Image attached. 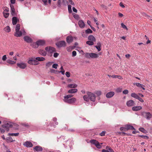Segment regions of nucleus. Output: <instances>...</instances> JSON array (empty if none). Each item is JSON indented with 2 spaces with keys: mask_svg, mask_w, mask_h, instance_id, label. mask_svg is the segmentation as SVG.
I'll use <instances>...</instances> for the list:
<instances>
[{
  "mask_svg": "<svg viewBox=\"0 0 152 152\" xmlns=\"http://www.w3.org/2000/svg\"><path fill=\"white\" fill-rule=\"evenodd\" d=\"M23 145L27 147H32L33 145L32 143L30 141H27L25 142L23 144Z\"/></svg>",
  "mask_w": 152,
  "mask_h": 152,
  "instance_id": "nucleus-9",
  "label": "nucleus"
},
{
  "mask_svg": "<svg viewBox=\"0 0 152 152\" xmlns=\"http://www.w3.org/2000/svg\"><path fill=\"white\" fill-rule=\"evenodd\" d=\"M65 75L66 76L68 77H69L70 76V73L68 72H66Z\"/></svg>",
  "mask_w": 152,
  "mask_h": 152,
  "instance_id": "nucleus-56",
  "label": "nucleus"
},
{
  "mask_svg": "<svg viewBox=\"0 0 152 152\" xmlns=\"http://www.w3.org/2000/svg\"><path fill=\"white\" fill-rule=\"evenodd\" d=\"M87 94L89 97V99H90L91 101L92 102L95 101L96 96L94 94L89 92H87Z\"/></svg>",
  "mask_w": 152,
  "mask_h": 152,
  "instance_id": "nucleus-4",
  "label": "nucleus"
},
{
  "mask_svg": "<svg viewBox=\"0 0 152 152\" xmlns=\"http://www.w3.org/2000/svg\"><path fill=\"white\" fill-rule=\"evenodd\" d=\"M67 87L70 88H75L77 87V85L75 84H71L68 85Z\"/></svg>",
  "mask_w": 152,
  "mask_h": 152,
  "instance_id": "nucleus-25",
  "label": "nucleus"
},
{
  "mask_svg": "<svg viewBox=\"0 0 152 152\" xmlns=\"http://www.w3.org/2000/svg\"><path fill=\"white\" fill-rule=\"evenodd\" d=\"M95 47L97 49L98 51H99L101 50V47L97 46H95Z\"/></svg>",
  "mask_w": 152,
  "mask_h": 152,
  "instance_id": "nucleus-63",
  "label": "nucleus"
},
{
  "mask_svg": "<svg viewBox=\"0 0 152 152\" xmlns=\"http://www.w3.org/2000/svg\"><path fill=\"white\" fill-rule=\"evenodd\" d=\"M120 129L121 131H124L126 132L129 130H134L132 131V133L133 134H136V130L135 128L129 124H127L125 125L124 126H122L120 128Z\"/></svg>",
  "mask_w": 152,
  "mask_h": 152,
  "instance_id": "nucleus-2",
  "label": "nucleus"
},
{
  "mask_svg": "<svg viewBox=\"0 0 152 152\" xmlns=\"http://www.w3.org/2000/svg\"><path fill=\"white\" fill-rule=\"evenodd\" d=\"M77 89L75 88L69 90L68 91V93L70 94H73L77 92Z\"/></svg>",
  "mask_w": 152,
  "mask_h": 152,
  "instance_id": "nucleus-26",
  "label": "nucleus"
},
{
  "mask_svg": "<svg viewBox=\"0 0 152 152\" xmlns=\"http://www.w3.org/2000/svg\"><path fill=\"white\" fill-rule=\"evenodd\" d=\"M134 103V101L131 100L128 101L126 103V105L128 107H131L133 106Z\"/></svg>",
  "mask_w": 152,
  "mask_h": 152,
  "instance_id": "nucleus-17",
  "label": "nucleus"
},
{
  "mask_svg": "<svg viewBox=\"0 0 152 152\" xmlns=\"http://www.w3.org/2000/svg\"><path fill=\"white\" fill-rule=\"evenodd\" d=\"M10 7L11 8V14L12 16H15L16 14L15 12V10L13 5L10 4Z\"/></svg>",
  "mask_w": 152,
  "mask_h": 152,
  "instance_id": "nucleus-12",
  "label": "nucleus"
},
{
  "mask_svg": "<svg viewBox=\"0 0 152 152\" xmlns=\"http://www.w3.org/2000/svg\"><path fill=\"white\" fill-rule=\"evenodd\" d=\"M70 4L73 5H75V4L72 0H68Z\"/></svg>",
  "mask_w": 152,
  "mask_h": 152,
  "instance_id": "nucleus-64",
  "label": "nucleus"
},
{
  "mask_svg": "<svg viewBox=\"0 0 152 152\" xmlns=\"http://www.w3.org/2000/svg\"><path fill=\"white\" fill-rule=\"evenodd\" d=\"M18 20L17 19L16 17H13L12 18V23L13 24V25H15L17 22Z\"/></svg>",
  "mask_w": 152,
  "mask_h": 152,
  "instance_id": "nucleus-22",
  "label": "nucleus"
},
{
  "mask_svg": "<svg viewBox=\"0 0 152 152\" xmlns=\"http://www.w3.org/2000/svg\"><path fill=\"white\" fill-rule=\"evenodd\" d=\"M99 54L96 53H86L85 54V57L87 58H96L99 56Z\"/></svg>",
  "mask_w": 152,
  "mask_h": 152,
  "instance_id": "nucleus-3",
  "label": "nucleus"
},
{
  "mask_svg": "<svg viewBox=\"0 0 152 152\" xmlns=\"http://www.w3.org/2000/svg\"><path fill=\"white\" fill-rule=\"evenodd\" d=\"M142 115L148 120L150 119L152 116V115L148 112H143L142 113Z\"/></svg>",
  "mask_w": 152,
  "mask_h": 152,
  "instance_id": "nucleus-6",
  "label": "nucleus"
},
{
  "mask_svg": "<svg viewBox=\"0 0 152 152\" xmlns=\"http://www.w3.org/2000/svg\"><path fill=\"white\" fill-rule=\"evenodd\" d=\"M61 4V1H58L57 2V6L59 7H60Z\"/></svg>",
  "mask_w": 152,
  "mask_h": 152,
  "instance_id": "nucleus-52",
  "label": "nucleus"
},
{
  "mask_svg": "<svg viewBox=\"0 0 152 152\" xmlns=\"http://www.w3.org/2000/svg\"><path fill=\"white\" fill-rule=\"evenodd\" d=\"M76 100V99L75 98H72L68 99L64 101L69 104H72Z\"/></svg>",
  "mask_w": 152,
  "mask_h": 152,
  "instance_id": "nucleus-11",
  "label": "nucleus"
},
{
  "mask_svg": "<svg viewBox=\"0 0 152 152\" xmlns=\"http://www.w3.org/2000/svg\"><path fill=\"white\" fill-rule=\"evenodd\" d=\"M98 141L95 140H92L90 141V142L91 143L94 145H96L97 142H98Z\"/></svg>",
  "mask_w": 152,
  "mask_h": 152,
  "instance_id": "nucleus-39",
  "label": "nucleus"
},
{
  "mask_svg": "<svg viewBox=\"0 0 152 152\" xmlns=\"http://www.w3.org/2000/svg\"><path fill=\"white\" fill-rule=\"evenodd\" d=\"M3 14L4 17L5 18H7L9 15V13L8 12H3Z\"/></svg>",
  "mask_w": 152,
  "mask_h": 152,
  "instance_id": "nucleus-40",
  "label": "nucleus"
},
{
  "mask_svg": "<svg viewBox=\"0 0 152 152\" xmlns=\"http://www.w3.org/2000/svg\"><path fill=\"white\" fill-rule=\"evenodd\" d=\"M121 26L122 28H124L126 29V30H128V28L126 27V26L123 23H122L121 24Z\"/></svg>",
  "mask_w": 152,
  "mask_h": 152,
  "instance_id": "nucleus-48",
  "label": "nucleus"
},
{
  "mask_svg": "<svg viewBox=\"0 0 152 152\" xmlns=\"http://www.w3.org/2000/svg\"><path fill=\"white\" fill-rule=\"evenodd\" d=\"M37 44L38 47L39 45H43L45 44V41L43 40H39L37 41Z\"/></svg>",
  "mask_w": 152,
  "mask_h": 152,
  "instance_id": "nucleus-19",
  "label": "nucleus"
},
{
  "mask_svg": "<svg viewBox=\"0 0 152 152\" xmlns=\"http://www.w3.org/2000/svg\"><path fill=\"white\" fill-rule=\"evenodd\" d=\"M106 148L107 150L109 151L110 152H115L113 149L111 148L109 146H107L106 147Z\"/></svg>",
  "mask_w": 152,
  "mask_h": 152,
  "instance_id": "nucleus-33",
  "label": "nucleus"
},
{
  "mask_svg": "<svg viewBox=\"0 0 152 152\" xmlns=\"http://www.w3.org/2000/svg\"><path fill=\"white\" fill-rule=\"evenodd\" d=\"M142 108V107L141 106H138L133 107L132 108V109L133 111H137L141 109Z\"/></svg>",
  "mask_w": 152,
  "mask_h": 152,
  "instance_id": "nucleus-20",
  "label": "nucleus"
},
{
  "mask_svg": "<svg viewBox=\"0 0 152 152\" xmlns=\"http://www.w3.org/2000/svg\"><path fill=\"white\" fill-rule=\"evenodd\" d=\"M20 29V25L19 24H17L16 26L15 31L16 32L14 34V35L16 37H20L22 36V32H20V35L18 34V31Z\"/></svg>",
  "mask_w": 152,
  "mask_h": 152,
  "instance_id": "nucleus-7",
  "label": "nucleus"
},
{
  "mask_svg": "<svg viewBox=\"0 0 152 152\" xmlns=\"http://www.w3.org/2000/svg\"><path fill=\"white\" fill-rule=\"evenodd\" d=\"M73 40V38L72 36H69L66 38V41L67 43H70L72 42Z\"/></svg>",
  "mask_w": 152,
  "mask_h": 152,
  "instance_id": "nucleus-13",
  "label": "nucleus"
},
{
  "mask_svg": "<svg viewBox=\"0 0 152 152\" xmlns=\"http://www.w3.org/2000/svg\"><path fill=\"white\" fill-rule=\"evenodd\" d=\"M83 98L85 101L86 102H88L89 101V97L87 95L84 96Z\"/></svg>",
  "mask_w": 152,
  "mask_h": 152,
  "instance_id": "nucleus-34",
  "label": "nucleus"
},
{
  "mask_svg": "<svg viewBox=\"0 0 152 152\" xmlns=\"http://www.w3.org/2000/svg\"><path fill=\"white\" fill-rule=\"evenodd\" d=\"M45 50L50 53H52L56 51L55 48L52 47H46L45 48Z\"/></svg>",
  "mask_w": 152,
  "mask_h": 152,
  "instance_id": "nucleus-8",
  "label": "nucleus"
},
{
  "mask_svg": "<svg viewBox=\"0 0 152 152\" xmlns=\"http://www.w3.org/2000/svg\"><path fill=\"white\" fill-rule=\"evenodd\" d=\"M34 150H35L37 151H42V147L39 146H36L33 148Z\"/></svg>",
  "mask_w": 152,
  "mask_h": 152,
  "instance_id": "nucleus-16",
  "label": "nucleus"
},
{
  "mask_svg": "<svg viewBox=\"0 0 152 152\" xmlns=\"http://www.w3.org/2000/svg\"><path fill=\"white\" fill-rule=\"evenodd\" d=\"M24 39V40L28 43H31L32 42V39L28 36H25Z\"/></svg>",
  "mask_w": 152,
  "mask_h": 152,
  "instance_id": "nucleus-14",
  "label": "nucleus"
},
{
  "mask_svg": "<svg viewBox=\"0 0 152 152\" xmlns=\"http://www.w3.org/2000/svg\"><path fill=\"white\" fill-rule=\"evenodd\" d=\"M19 133H9L8 134V135L9 136H18V135H19Z\"/></svg>",
  "mask_w": 152,
  "mask_h": 152,
  "instance_id": "nucleus-29",
  "label": "nucleus"
},
{
  "mask_svg": "<svg viewBox=\"0 0 152 152\" xmlns=\"http://www.w3.org/2000/svg\"><path fill=\"white\" fill-rule=\"evenodd\" d=\"M139 130L140 131V132H143V133H144L145 134H146V133H148L147 131V130H145L143 127H140V128L139 129Z\"/></svg>",
  "mask_w": 152,
  "mask_h": 152,
  "instance_id": "nucleus-28",
  "label": "nucleus"
},
{
  "mask_svg": "<svg viewBox=\"0 0 152 152\" xmlns=\"http://www.w3.org/2000/svg\"><path fill=\"white\" fill-rule=\"evenodd\" d=\"M138 136L139 137H140L142 138L146 139H149V137L147 136L140 135H138Z\"/></svg>",
  "mask_w": 152,
  "mask_h": 152,
  "instance_id": "nucleus-41",
  "label": "nucleus"
},
{
  "mask_svg": "<svg viewBox=\"0 0 152 152\" xmlns=\"http://www.w3.org/2000/svg\"><path fill=\"white\" fill-rule=\"evenodd\" d=\"M35 59L38 61H43L45 60V58L43 57H37L35 58Z\"/></svg>",
  "mask_w": 152,
  "mask_h": 152,
  "instance_id": "nucleus-30",
  "label": "nucleus"
},
{
  "mask_svg": "<svg viewBox=\"0 0 152 152\" xmlns=\"http://www.w3.org/2000/svg\"><path fill=\"white\" fill-rule=\"evenodd\" d=\"M115 93L113 91H110L107 93L106 94V96L108 98L112 97L114 95Z\"/></svg>",
  "mask_w": 152,
  "mask_h": 152,
  "instance_id": "nucleus-15",
  "label": "nucleus"
},
{
  "mask_svg": "<svg viewBox=\"0 0 152 152\" xmlns=\"http://www.w3.org/2000/svg\"><path fill=\"white\" fill-rule=\"evenodd\" d=\"M128 93V91L127 90H124L123 91V93L124 94H127Z\"/></svg>",
  "mask_w": 152,
  "mask_h": 152,
  "instance_id": "nucleus-62",
  "label": "nucleus"
},
{
  "mask_svg": "<svg viewBox=\"0 0 152 152\" xmlns=\"http://www.w3.org/2000/svg\"><path fill=\"white\" fill-rule=\"evenodd\" d=\"M86 43L89 45H93L94 44L93 42L91 41H87Z\"/></svg>",
  "mask_w": 152,
  "mask_h": 152,
  "instance_id": "nucleus-42",
  "label": "nucleus"
},
{
  "mask_svg": "<svg viewBox=\"0 0 152 152\" xmlns=\"http://www.w3.org/2000/svg\"><path fill=\"white\" fill-rule=\"evenodd\" d=\"M106 132L105 131H103L99 134V135L101 136H103L105 135Z\"/></svg>",
  "mask_w": 152,
  "mask_h": 152,
  "instance_id": "nucleus-51",
  "label": "nucleus"
},
{
  "mask_svg": "<svg viewBox=\"0 0 152 152\" xmlns=\"http://www.w3.org/2000/svg\"><path fill=\"white\" fill-rule=\"evenodd\" d=\"M88 39L89 40L93 42H95L96 41V39L92 35L89 36L88 37Z\"/></svg>",
  "mask_w": 152,
  "mask_h": 152,
  "instance_id": "nucleus-21",
  "label": "nucleus"
},
{
  "mask_svg": "<svg viewBox=\"0 0 152 152\" xmlns=\"http://www.w3.org/2000/svg\"><path fill=\"white\" fill-rule=\"evenodd\" d=\"M32 63L33 65H37L39 63L37 60H36L34 58V59H33V63Z\"/></svg>",
  "mask_w": 152,
  "mask_h": 152,
  "instance_id": "nucleus-37",
  "label": "nucleus"
},
{
  "mask_svg": "<svg viewBox=\"0 0 152 152\" xmlns=\"http://www.w3.org/2000/svg\"><path fill=\"white\" fill-rule=\"evenodd\" d=\"M85 32L87 34H90L92 33V31L90 28H88L86 30Z\"/></svg>",
  "mask_w": 152,
  "mask_h": 152,
  "instance_id": "nucleus-45",
  "label": "nucleus"
},
{
  "mask_svg": "<svg viewBox=\"0 0 152 152\" xmlns=\"http://www.w3.org/2000/svg\"><path fill=\"white\" fill-rule=\"evenodd\" d=\"M33 59L32 58L31 59L29 60L28 61V62L29 64L33 65L32 63H33Z\"/></svg>",
  "mask_w": 152,
  "mask_h": 152,
  "instance_id": "nucleus-47",
  "label": "nucleus"
},
{
  "mask_svg": "<svg viewBox=\"0 0 152 152\" xmlns=\"http://www.w3.org/2000/svg\"><path fill=\"white\" fill-rule=\"evenodd\" d=\"M73 96L72 94H69L65 96L64 97V100L65 101L66 100H67L69 99L70 98L72 97Z\"/></svg>",
  "mask_w": 152,
  "mask_h": 152,
  "instance_id": "nucleus-27",
  "label": "nucleus"
},
{
  "mask_svg": "<svg viewBox=\"0 0 152 152\" xmlns=\"http://www.w3.org/2000/svg\"><path fill=\"white\" fill-rule=\"evenodd\" d=\"M4 10L3 12H8L9 11V9L7 7H4L3 8Z\"/></svg>",
  "mask_w": 152,
  "mask_h": 152,
  "instance_id": "nucleus-44",
  "label": "nucleus"
},
{
  "mask_svg": "<svg viewBox=\"0 0 152 152\" xmlns=\"http://www.w3.org/2000/svg\"><path fill=\"white\" fill-rule=\"evenodd\" d=\"M122 134H123L124 135H126L127 136H132V134H130L126 133L125 132H122Z\"/></svg>",
  "mask_w": 152,
  "mask_h": 152,
  "instance_id": "nucleus-60",
  "label": "nucleus"
},
{
  "mask_svg": "<svg viewBox=\"0 0 152 152\" xmlns=\"http://www.w3.org/2000/svg\"><path fill=\"white\" fill-rule=\"evenodd\" d=\"M112 77L114 78H118L120 79H122L123 78L122 77L119 75H112Z\"/></svg>",
  "mask_w": 152,
  "mask_h": 152,
  "instance_id": "nucleus-36",
  "label": "nucleus"
},
{
  "mask_svg": "<svg viewBox=\"0 0 152 152\" xmlns=\"http://www.w3.org/2000/svg\"><path fill=\"white\" fill-rule=\"evenodd\" d=\"M4 30L7 32H9L10 31V27L9 26H7L4 28Z\"/></svg>",
  "mask_w": 152,
  "mask_h": 152,
  "instance_id": "nucleus-38",
  "label": "nucleus"
},
{
  "mask_svg": "<svg viewBox=\"0 0 152 152\" xmlns=\"http://www.w3.org/2000/svg\"><path fill=\"white\" fill-rule=\"evenodd\" d=\"M21 124L23 126L26 127L27 128H28L30 126L28 125V124Z\"/></svg>",
  "mask_w": 152,
  "mask_h": 152,
  "instance_id": "nucleus-58",
  "label": "nucleus"
},
{
  "mask_svg": "<svg viewBox=\"0 0 152 152\" xmlns=\"http://www.w3.org/2000/svg\"><path fill=\"white\" fill-rule=\"evenodd\" d=\"M31 45L34 48H37L38 47V44H37V41L36 42H33Z\"/></svg>",
  "mask_w": 152,
  "mask_h": 152,
  "instance_id": "nucleus-31",
  "label": "nucleus"
},
{
  "mask_svg": "<svg viewBox=\"0 0 152 152\" xmlns=\"http://www.w3.org/2000/svg\"><path fill=\"white\" fill-rule=\"evenodd\" d=\"M53 63V62H48L46 64V66H48V67H49Z\"/></svg>",
  "mask_w": 152,
  "mask_h": 152,
  "instance_id": "nucleus-55",
  "label": "nucleus"
},
{
  "mask_svg": "<svg viewBox=\"0 0 152 152\" xmlns=\"http://www.w3.org/2000/svg\"><path fill=\"white\" fill-rule=\"evenodd\" d=\"M58 65L56 64H54L52 65V67L53 68L56 69L57 68Z\"/></svg>",
  "mask_w": 152,
  "mask_h": 152,
  "instance_id": "nucleus-50",
  "label": "nucleus"
},
{
  "mask_svg": "<svg viewBox=\"0 0 152 152\" xmlns=\"http://www.w3.org/2000/svg\"><path fill=\"white\" fill-rule=\"evenodd\" d=\"M39 53L40 55L44 56H45L47 54L46 52L42 50H39Z\"/></svg>",
  "mask_w": 152,
  "mask_h": 152,
  "instance_id": "nucleus-24",
  "label": "nucleus"
},
{
  "mask_svg": "<svg viewBox=\"0 0 152 152\" xmlns=\"http://www.w3.org/2000/svg\"><path fill=\"white\" fill-rule=\"evenodd\" d=\"M101 92L100 91H98L96 92V94L98 95V96H100L101 94Z\"/></svg>",
  "mask_w": 152,
  "mask_h": 152,
  "instance_id": "nucleus-61",
  "label": "nucleus"
},
{
  "mask_svg": "<svg viewBox=\"0 0 152 152\" xmlns=\"http://www.w3.org/2000/svg\"><path fill=\"white\" fill-rule=\"evenodd\" d=\"M116 91L118 93L121 92L122 91V89L120 88H118L116 89Z\"/></svg>",
  "mask_w": 152,
  "mask_h": 152,
  "instance_id": "nucleus-49",
  "label": "nucleus"
},
{
  "mask_svg": "<svg viewBox=\"0 0 152 152\" xmlns=\"http://www.w3.org/2000/svg\"><path fill=\"white\" fill-rule=\"evenodd\" d=\"M131 96L137 99L139 96L135 93H132L131 94Z\"/></svg>",
  "mask_w": 152,
  "mask_h": 152,
  "instance_id": "nucleus-35",
  "label": "nucleus"
},
{
  "mask_svg": "<svg viewBox=\"0 0 152 152\" xmlns=\"http://www.w3.org/2000/svg\"><path fill=\"white\" fill-rule=\"evenodd\" d=\"M7 63L11 64H13L16 63V62L12 61L10 59H8L7 61Z\"/></svg>",
  "mask_w": 152,
  "mask_h": 152,
  "instance_id": "nucleus-32",
  "label": "nucleus"
},
{
  "mask_svg": "<svg viewBox=\"0 0 152 152\" xmlns=\"http://www.w3.org/2000/svg\"><path fill=\"white\" fill-rule=\"evenodd\" d=\"M137 99H138L139 101H140L141 102H144L143 100L139 96L137 98Z\"/></svg>",
  "mask_w": 152,
  "mask_h": 152,
  "instance_id": "nucleus-59",
  "label": "nucleus"
},
{
  "mask_svg": "<svg viewBox=\"0 0 152 152\" xmlns=\"http://www.w3.org/2000/svg\"><path fill=\"white\" fill-rule=\"evenodd\" d=\"M7 59V56L6 55H4L2 57V60L3 61H5Z\"/></svg>",
  "mask_w": 152,
  "mask_h": 152,
  "instance_id": "nucleus-53",
  "label": "nucleus"
},
{
  "mask_svg": "<svg viewBox=\"0 0 152 152\" xmlns=\"http://www.w3.org/2000/svg\"><path fill=\"white\" fill-rule=\"evenodd\" d=\"M17 65L18 67L22 69H24L27 66L26 64L23 63H17Z\"/></svg>",
  "mask_w": 152,
  "mask_h": 152,
  "instance_id": "nucleus-10",
  "label": "nucleus"
},
{
  "mask_svg": "<svg viewBox=\"0 0 152 152\" xmlns=\"http://www.w3.org/2000/svg\"><path fill=\"white\" fill-rule=\"evenodd\" d=\"M56 45L58 48L62 47H65L66 46V43L65 41H61L57 42Z\"/></svg>",
  "mask_w": 152,
  "mask_h": 152,
  "instance_id": "nucleus-5",
  "label": "nucleus"
},
{
  "mask_svg": "<svg viewBox=\"0 0 152 152\" xmlns=\"http://www.w3.org/2000/svg\"><path fill=\"white\" fill-rule=\"evenodd\" d=\"M136 85V86L138 87H140V86H142L141 84L139 83H134L133 85Z\"/></svg>",
  "mask_w": 152,
  "mask_h": 152,
  "instance_id": "nucleus-57",
  "label": "nucleus"
},
{
  "mask_svg": "<svg viewBox=\"0 0 152 152\" xmlns=\"http://www.w3.org/2000/svg\"><path fill=\"white\" fill-rule=\"evenodd\" d=\"M2 127L5 128V130L7 132L9 131L10 128H12L13 130H18L19 129V125L18 124H3Z\"/></svg>",
  "mask_w": 152,
  "mask_h": 152,
  "instance_id": "nucleus-1",
  "label": "nucleus"
},
{
  "mask_svg": "<svg viewBox=\"0 0 152 152\" xmlns=\"http://www.w3.org/2000/svg\"><path fill=\"white\" fill-rule=\"evenodd\" d=\"M68 10L69 13H71L72 11L71 9V6L70 5H68Z\"/></svg>",
  "mask_w": 152,
  "mask_h": 152,
  "instance_id": "nucleus-46",
  "label": "nucleus"
},
{
  "mask_svg": "<svg viewBox=\"0 0 152 152\" xmlns=\"http://www.w3.org/2000/svg\"><path fill=\"white\" fill-rule=\"evenodd\" d=\"M77 54V53L76 51H73L72 52V56L75 57L76 56Z\"/></svg>",
  "mask_w": 152,
  "mask_h": 152,
  "instance_id": "nucleus-54",
  "label": "nucleus"
},
{
  "mask_svg": "<svg viewBox=\"0 0 152 152\" xmlns=\"http://www.w3.org/2000/svg\"><path fill=\"white\" fill-rule=\"evenodd\" d=\"M78 25L79 27L81 28H84L85 26V24L82 20H80L78 21Z\"/></svg>",
  "mask_w": 152,
  "mask_h": 152,
  "instance_id": "nucleus-18",
  "label": "nucleus"
},
{
  "mask_svg": "<svg viewBox=\"0 0 152 152\" xmlns=\"http://www.w3.org/2000/svg\"><path fill=\"white\" fill-rule=\"evenodd\" d=\"M95 146L98 148L100 149L102 148V146L99 143L98 141L97 142Z\"/></svg>",
  "mask_w": 152,
  "mask_h": 152,
  "instance_id": "nucleus-43",
  "label": "nucleus"
},
{
  "mask_svg": "<svg viewBox=\"0 0 152 152\" xmlns=\"http://www.w3.org/2000/svg\"><path fill=\"white\" fill-rule=\"evenodd\" d=\"M6 139V141L8 143L13 142L15 141V140H13L12 137L10 136L7 137Z\"/></svg>",
  "mask_w": 152,
  "mask_h": 152,
  "instance_id": "nucleus-23",
  "label": "nucleus"
}]
</instances>
